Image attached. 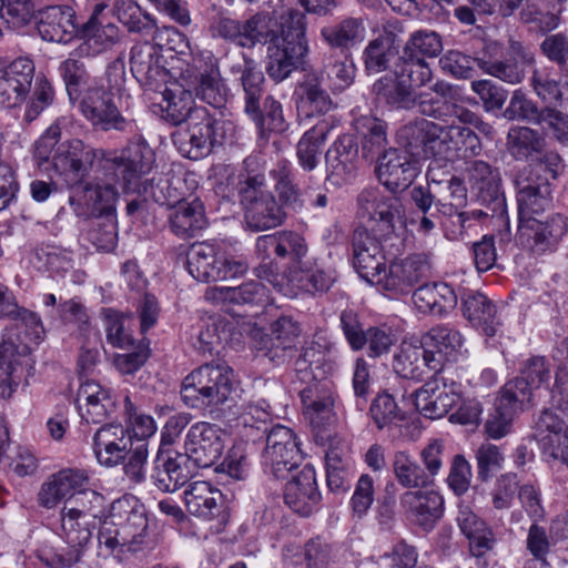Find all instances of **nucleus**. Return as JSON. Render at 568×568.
Masks as SVG:
<instances>
[{
    "label": "nucleus",
    "mask_w": 568,
    "mask_h": 568,
    "mask_svg": "<svg viewBox=\"0 0 568 568\" xmlns=\"http://www.w3.org/2000/svg\"><path fill=\"white\" fill-rule=\"evenodd\" d=\"M77 405L83 422L99 424L114 412L115 398L111 389L91 379L80 385Z\"/></svg>",
    "instance_id": "32"
},
{
    "label": "nucleus",
    "mask_w": 568,
    "mask_h": 568,
    "mask_svg": "<svg viewBox=\"0 0 568 568\" xmlns=\"http://www.w3.org/2000/svg\"><path fill=\"white\" fill-rule=\"evenodd\" d=\"M428 272V255L424 253L412 254L390 263L384 272L381 287L395 294H405L409 292L412 286L426 277Z\"/></svg>",
    "instance_id": "28"
},
{
    "label": "nucleus",
    "mask_w": 568,
    "mask_h": 568,
    "mask_svg": "<svg viewBox=\"0 0 568 568\" xmlns=\"http://www.w3.org/2000/svg\"><path fill=\"white\" fill-rule=\"evenodd\" d=\"M148 517L136 498H119L111 505L110 523L99 530V545L118 555L141 551L148 546Z\"/></svg>",
    "instance_id": "4"
},
{
    "label": "nucleus",
    "mask_w": 568,
    "mask_h": 568,
    "mask_svg": "<svg viewBox=\"0 0 568 568\" xmlns=\"http://www.w3.org/2000/svg\"><path fill=\"white\" fill-rule=\"evenodd\" d=\"M400 136L410 148H438L464 159L478 156L483 151L479 136L468 126L456 124L455 121L442 125L419 119L404 125Z\"/></svg>",
    "instance_id": "6"
},
{
    "label": "nucleus",
    "mask_w": 568,
    "mask_h": 568,
    "mask_svg": "<svg viewBox=\"0 0 568 568\" xmlns=\"http://www.w3.org/2000/svg\"><path fill=\"white\" fill-rule=\"evenodd\" d=\"M338 124L339 121L333 116L324 118L302 135L296 145V158L304 171L311 172L317 168L322 146Z\"/></svg>",
    "instance_id": "39"
},
{
    "label": "nucleus",
    "mask_w": 568,
    "mask_h": 568,
    "mask_svg": "<svg viewBox=\"0 0 568 568\" xmlns=\"http://www.w3.org/2000/svg\"><path fill=\"white\" fill-rule=\"evenodd\" d=\"M263 433L266 435L263 464L274 478L286 479L303 459L296 436L291 428L280 424Z\"/></svg>",
    "instance_id": "14"
},
{
    "label": "nucleus",
    "mask_w": 568,
    "mask_h": 568,
    "mask_svg": "<svg viewBox=\"0 0 568 568\" xmlns=\"http://www.w3.org/2000/svg\"><path fill=\"white\" fill-rule=\"evenodd\" d=\"M223 430L215 424L197 422L185 436L184 450L189 462L197 468L213 466L224 450Z\"/></svg>",
    "instance_id": "18"
},
{
    "label": "nucleus",
    "mask_w": 568,
    "mask_h": 568,
    "mask_svg": "<svg viewBox=\"0 0 568 568\" xmlns=\"http://www.w3.org/2000/svg\"><path fill=\"white\" fill-rule=\"evenodd\" d=\"M539 217L518 223L520 236L527 239L535 252L552 251L568 233V217L560 213L551 214L545 221Z\"/></svg>",
    "instance_id": "27"
},
{
    "label": "nucleus",
    "mask_w": 568,
    "mask_h": 568,
    "mask_svg": "<svg viewBox=\"0 0 568 568\" xmlns=\"http://www.w3.org/2000/svg\"><path fill=\"white\" fill-rule=\"evenodd\" d=\"M64 504L60 511V537L64 546L43 549L40 559L51 568H69L79 562L95 529V516L88 510Z\"/></svg>",
    "instance_id": "9"
},
{
    "label": "nucleus",
    "mask_w": 568,
    "mask_h": 568,
    "mask_svg": "<svg viewBox=\"0 0 568 568\" xmlns=\"http://www.w3.org/2000/svg\"><path fill=\"white\" fill-rule=\"evenodd\" d=\"M392 467L395 479L404 488H426L430 486L424 468L405 450H398L394 454Z\"/></svg>",
    "instance_id": "56"
},
{
    "label": "nucleus",
    "mask_w": 568,
    "mask_h": 568,
    "mask_svg": "<svg viewBox=\"0 0 568 568\" xmlns=\"http://www.w3.org/2000/svg\"><path fill=\"white\" fill-rule=\"evenodd\" d=\"M460 308L465 320L476 329L493 337L500 321L497 317V306L485 294L478 291H466L460 296Z\"/></svg>",
    "instance_id": "36"
},
{
    "label": "nucleus",
    "mask_w": 568,
    "mask_h": 568,
    "mask_svg": "<svg viewBox=\"0 0 568 568\" xmlns=\"http://www.w3.org/2000/svg\"><path fill=\"white\" fill-rule=\"evenodd\" d=\"M413 302L419 312L434 316H445L458 302L454 288L444 282L424 284L413 293Z\"/></svg>",
    "instance_id": "40"
},
{
    "label": "nucleus",
    "mask_w": 568,
    "mask_h": 568,
    "mask_svg": "<svg viewBox=\"0 0 568 568\" xmlns=\"http://www.w3.org/2000/svg\"><path fill=\"white\" fill-rule=\"evenodd\" d=\"M183 495L186 510L195 517L212 520L223 513V495L220 489L213 487L209 481L191 483Z\"/></svg>",
    "instance_id": "38"
},
{
    "label": "nucleus",
    "mask_w": 568,
    "mask_h": 568,
    "mask_svg": "<svg viewBox=\"0 0 568 568\" xmlns=\"http://www.w3.org/2000/svg\"><path fill=\"white\" fill-rule=\"evenodd\" d=\"M376 173L390 192L406 190L418 174V163L405 150L388 149L378 158Z\"/></svg>",
    "instance_id": "26"
},
{
    "label": "nucleus",
    "mask_w": 568,
    "mask_h": 568,
    "mask_svg": "<svg viewBox=\"0 0 568 568\" xmlns=\"http://www.w3.org/2000/svg\"><path fill=\"white\" fill-rule=\"evenodd\" d=\"M217 258L214 244L207 242L193 243L186 254L187 272L199 282H214Z\"/></svg>",
    "instance_id": "52"
},
{
    "label": "nucleus",
    "mask_w": 568,
    "mask_h": 568,
    "mask_svg": "<svg viewBox=\"0 0 568 568\" xmlns=\"http://www.w3.org/2000/svg\"><path fill=\"white\" fill-rule=\"evenodd\" d=\"M443 51L440 36L433 30H416L409 34L403 52L416 55L426 60V58L438 57Z\"/></svg>",
    "instance_id": "64"
},
{
    "label": "nucleus",
    "mask_w": 568,
    "mask_h": 568,
    "mask_svg": "<svg viewBox=\"0 0 568 568\" xmlns=\"http://www.w3.org/2000/svg\"><path fill=\"white\" fill-rule=\"evenodd\" d=\"M515 385L505 384L495 403V412L485 423V433L491 439L498 440L507 436L513 428L515 416L523 412L525 405L513 393Z\"/></svg>",
    "instance_id": "37"
},
{
    "label": "nucleus",
    "mask_w": 568,
    "mask_h": 568,
    "mask_svg": "<svg viewBox=\"0 0 568 568\" xmlns=\"http://www.w3.org/2000/svg\"><path fill=\"white\" fill-rule=\"evenodd\" d=\"M255 250L261 258L260 265L255 268L256 276L274 286V282L281 281L282 274L277 273L272 255L286 262L287 270L298 268L306 262L308 245L298 232L284 230L258 236Z\"/></svg>",
    "instance_id": "10"
},
{
    "label": "nucleus",
    "mask_w": 568,
    "mask_h": 568,
    "mask_svg": "<svg viewBox=\"0 0 568 568\" xmlns=\"http://www.w3.org/2000/svg\"><path fill=\"white\" fill-rule=\"evenodd\" d=\"M34 63L29 58H18L9 64L0 62V105L19 106L31 90Z\"/></svg>",
    "instance_id": "22"
},
{
    "label": "nucleus",
    "mask_w": 568,
    "mask_h": 568,
    "mask_svg": "<svg viewBox=\"0 0 568 568\" xmlns=\"http://www.w3.org/2000/svg\"><path fill=\"white\" fill-rule=\"evenodd\" d=\"M456 521L462 534L468 539L469 552L473 557L483 558L495 549L497 538L493 528L469 506L458 507Z\"/></svg>",
    "instance_id": "34"
},
{
    "label": "nucleus",
    "mask_w": 568,
    "mask_h": 568,
    "mask_svg": "<svg viewBox=\"0 0 568 568\" xmlns=\"http://www.w3.org/2000/svg\"><path fill=\"white\" fill-rule=\"evenodd\" d=\"M357 214L371 229L382 235H389L405 224L402 200L376 187L364 189L357 196Z\"/></svg>",
    "instance_id": "12"
},
{
    "label": "nucleus",
    "mask_w": 568,
    "mask_h": 568,
    "mask_svg": "<svg viewBox=\"0 0 568 568\" xmlns=\"http://www.w3.org/2000/svg\"><path fill=\"white\" fill-rule=\"evenodd\" d=\"M30 264L40 272L64 275L73 268L72 252L58 245L45 244L37 246L31 256Z\"/></svg>",
    "instance_id": "53"
},
{
    "label": "nucleus",
    "mask_w": 568,
    "mask_h": 568,
    "mask_svg": "<svg viewBox=\"0 0 568 568\" xmlns=\"http://www.w3.org/2000/svg\"><path fill=\"white\" fill-rule=\"evenodd\" d=\"M242 206L248 229L255 232L276 227L285 220L283 207L272 192L264 193L263 196Z\"/></svg>",
    "instance_id": "42"
},
{
    "label": "nucleus",
    "mask_w": 568,
    "mask_h": 568,
    "mask_svg": "<svg viewBox=\"0 0 568 568\" xmlns=\"http://www.w3.org/2000/svg\"><path fill=\"white\" fill-rule=\"evenodd\" d=\"M518 223L541 216L550 210L554 202V187L540 169L526 165L514 178Z\"/></svg>",
    "instance_id": "13"
},
{
    "label": "nucleus",
    "mask_w": 568,
    "mask_h": 568,
    "mask_svg": "<svg viewBox=\"0 0 568 568\" xmlns=\"http://www.w3.org/2000/svg\"><path fill=\"white\" fill-rule=\"evenodd\" d=\"M231 72L239 75L244 113L255 123L260 134L283 132L286 129V123L282 104L272 95L266 94L265 78L256 61L242 54L231 65Z\"/></svg>",
    "instance_id": "3"
},
{
    "label": "nucleus",
    "mask_w": 568,
    "mask_h": 568,
    "mask_svg": "<svg viewBox=\"0 0 568 568\" xmlns=\"http://www.w3.org/2000/svg\"><path fill=\"white\" fill-rule=\"evenodd\" d=\"M235 190L241 205L270 193L265 175V166L256 156H247L236 175Z\"/></svg>",
    "instance_id": "44"
},
{
    "label": "nucleus",
    "mask_w": 568,
    "mask_h": 568,
    "mask_svg": "<svg viewBox=\"0 0 568 568\" xmlns=\"http://www.w3.org/2000/svg\"><path fill=\"white\" fill-rule=\"evenodd\" d=\"M420 342L425 348L424 364L428 373H444L446 367L456 362L464 344V336L448 324H438L423 334Z\"/></svg>",
    "instance_id": "15"
},
{
    "label": "nucleus",
    "mask_w": 568,
    "mask_h": 568,
    "mask_svg": "<svg viewBox=\"0 0 568 568\" xmlns=\"http://www.w3.org/2000/svg\"><path fill=\"white\" fill-rule=\"evenodd\" d=\"M332 272L321 267H312L306 261L302 267L286 270L281 281L274 282V288L282 295L294 298L302 292H326L334 283Z\"/></svg>",
    "instance_id": "25"
},
{
    "label": "nucleus",
    "mask_w": 568,
    "mask_h": 568,
    "mask_svg": "<svg viewBox=\"0 0 568 568\" xmlns=\"http://www.w3.org/2000/svg\"><path fill=\"white\" fill-rule=\"evenodd\" d=\"M399 505L416 525L432 530L444 513V499L434 490H407L402 494Z\"/></svg>",
    "instance_id": "29"
},
{
    "label": "nucleus",
    "mask_w": 568,
    "mask_h": 568,
    "mask_svg": "<svg viewBox=\"0 0 568 568\" xmlns=\"http://www.w3.org/2000/svg\"><path fill=\"white\" fill-rule=\"evenodd\" d=\"M425 359V348L422 342L419 345L409 342H402L393 356L394 372L407 379L422 381L428 372Z\"/></svg>",
    "instance_id": "51"
},
{
    "label": "nucleus",
    "mask_w": 568,
    "mask_h": 568,
    "mask_svg": "<svg viewBox=\"0 0 568 568\" xmlns=\"http://www.w3.org/2000/svg\"><path fill=\"white\" fill-rule=\"evenodd\" d=\"M101 9H95L97 13ZM84 41L79 45L80 53L93 57L111 49L120 40V30L112 23H99L95 14L83 26Z\"/></svg>",
    "instance_id": "48"
},
{
    "label": "nucleus",
    "mask_w": 568,
    "mask_h": 568,
    "mask_svg": "<svg viewBox=\"0 0 568 568\" xmlns=\"http://www.w3.org/2000/svg\"><path fill=\"white\" fill-rule=\"evenodd\" d=\"M206 296L215 302L263 305L267 302V290L261 282L248 281L239 286L213 287Z\"/></svg>",
    "instance_id": "50"
},
{
    "label": "nucleus",
    "mask_w": 568,
    "mask_h": 568,
    "mask_svg": "<svg viewBox=\"0 0 568 568\" xmlns=\"http://www.w3.org/2000/svg\"><path fill=\"white\" fill-rule=\"evenodd\" d=\"M394 74L405 79L412 88L424 87L433 78V71L426 60L403 51L395 62Z\"/></svg>",
    "instance_id": "60"
},
{
    "label": "nucleus",
    "mask_w": 568,
    "mask_h": 568,
    "mask_svg": "<svg viewBox=\"0 0 568 568\" xmlns=\"http://www.w3.org/2000/svg\"><path fill=\"white\" fill-rule=\"evenodd\" d=\"M325 182L335 187L351 184L357 175L358 144L352 134L339 135L325 153Z\"/></svg>",
    "instance_id": "20"
},
{
    "label": "nucleus",
    "mask_w": 568,
    "mask_h": 568,
    "mask_svg": "<svg viewBox=\"0 0 568 568\" xmlns=\"http://www.w3.org/2000/svg\"><path fill=\"white\" fill-rule=\"evenodd\" d=\"M378 101L392 108L412 110L415 108L417 92L405 79L385 75L375 81L372 87Z\"/></svg>",
    "instance_id": "46"
},
{
    "label": "nucleus",
    "mask_w": 568,
    "mask_h": 568,
    "mask_svg": "<svg viewBox=\"0 0 568 568\" xmlns=\"http://www.w3.org/2000/svg\"><path fill=\"white\" fill-rule=\"evenodd\" d=\"M187 457L171 447L159 446L153 459L151 480L163 493H174L191 478Z\"/></svg>",
    "instance_id": "23"
},
{
    "label": "nucleus",
    "mask_w": 568,
    "mask_h": 568,
    "mask_svg": "<svg viewBox=\"0 0 568 568\" xmlns=\"http://www.w3.org/2000/svg\"><path fill=\"white\" fill-rule=\"evenodd\" d=\"M132 321V315H124L112 308L105 310L103 325L108 343L118 348H125L132 345L135 339L128 327Z\"/></svg>",
    "instance_id": "62"
},
{
    "label": "nucleus",
    "mask_w": 568,
    "mask_h": 568,
    "mask_svg": "<svg viewBox=\"0 0 568 568\" xmlns=\"http://www.w3.org/2000/svg\"><path fill=\"white\" fill-rule=\"evenodd\" d=\"M282 38L267 47L266 73L280 83L297 70L308 53L306 17L297 9L281 14Z\"/></svg>",
    "instance_id": "7"
},
{
    "label": "nucleus",
    "mask_w": 568,
    "mask_h": 568,
    "mask_svg": "<svg viewBox=\"0 0 568 568\" xmlns=\"http://www.w3.org/2000/svg\"><path fill=\"white\" fill-rule=\"evenodd\" d=\"M463 176L469 191L484 205L493 206V212L499 211L500 215L505 213V196L501 192V178L497 168L484 160H468L465 162Z\"/></svg>",
    "instance_id": "17"
},
{
    "label": "nucleus",
    "mask_w": 568,
    "mask_h": 568,
    "mask_svg": "<svg viewBox=\"0 0 568 568\" xmlns=\"http://www.w3.org/2000/svg\"><path fill=\"white\" fill-rule=\"evenodd\" d=\"M74 10L69 6H49L39 11L37 29L48 42L68 43L75 32Z\"/></svg>",
    "instance_id": "35"
},
{
    "label": "nucleus",
    "mask_w": 568,
    "mask_h": 568,
    "mask_svg": "<svg viewBox=\"0 0 568 568\" xmlns=\"http://www.w3.org/2000/svg\"><path fill=\"white\" fill-rule=\"evenodd\" d=\"M82 57H87V53H80V48L78 47L59 65V73L63 79L71 101L77 100L80 97V93H82L80 88L88 84L90 79V74L82 61Z\"/></svg>",
    "instance_id": "58"
},
{
    "label": "nucleus",
    "mask_w": 568,
    "mask_h": 568,
    "mask_svg": "<svg viewBox=\"0 0 568 568\" xmlns=\"http://www.w3.org/2000/svg\"><path fill=\"white\" fill-rule=\"evenodd\" d=\"M300 103L312 112L327 113L333 108V101L321 85L317 77H307L298 87Z\"/></svg>",
    "instance_id": "63"
},
{
    "label": "nucleus",
    "mask_w": 568,
    "mask_h": 568,
    "mask_svg": "<svg viewBox=\"0 0 568 568\" xmlns=\"http://www.w3.org/2000/svg\"><path fill=\"white\" fill-rule=\"evenodd\" d=\"M274 181V190L278 195L282 205L291 209L302 206V193L298 185L294 182V174L288 161H280L270 172Z\"/></svg>",
    "instance_id": "59"
},
{
    "label": "nucleus",
    "mask_w": 568,
    "mask_h": 568,
    "mask_svg": "<svg viewBox=\"0 0 568 568\" xmlns=\"http://www.w3.org/2000/svg\"><path fill=\"white\" fill-rule=\"evenodd\" d=\"M315 469L305 465L302 470L286 484L284 500L295 513L307 517L321 501Z\"/></svg>",
    "instance_id": "31"
},
{
    "label": "nucleus",
    "mask_w": 568,
    "mask_h": 568,
    "mask_svg": "<svg viewBox=\"0 0 568 568\" xmlns=\"http://www.w3.org/2000/svg\"><path fill=\"white\" fill-rule=\"evenodd\" d=\"M508 149L516 160H526L534 153L541 151L544 139L540 134L527 126L511 128L508 132Z\"/></svg>",
    "instance_id": "61"
},
{
    "label": "nucleus",
    "mask_w": 568,
    "mask_h": 568,
    "mask_svg": "<svg viewBox=\"0 0 568 568\" xmlns=\"http://www.w3.org/2000/svg\"><path fill=\"white\" fill-rule=\"evenodd\" d=\"M59 139L60 129L50 126L36 142L34 154L41 161L51 158L57 174L67 186L74 189L69 197L74 214L82 219L102 215L114 217L116 189L110 183L85 182L95 161L104 158V151L79 139L58 144Z\"/></svg>",
    "instance_id": "1"
},
{
    "label": "nucleus",
    "mask_w": 568,
    "mask_h": 568,
    "mask_svg": "<svg viewBox=\"0 0 568 568\" xmlns=\"http://www.w3.org/2000/svg\"><path fill=\"white\" fill-rule=\"evenodd\" d=\"M161 58L160 47L149 41L134 44L130 52V68L133 77L143 85L159 81L164 74Z\"/></svg>",
    "instance_id": "41"
},
{
    "label": "nucleus",
    "mask_w": 568,
    "mask_h": 568,
    "mask_svg": "<svg viewBox=\"0 0 568 568\" xmlns=\"http://www.w3.org/2000/svg\"><path fill=\"white\" fill-rule=\"evenodd\" d=\"M550 379V369L544 357H532L528 359L520 372V376L508 381L506 384L515 385L513 393L526 405L530 402L532 389L539 388L542 384H548Z\"/></svg>",
    "instance_id": "49"
},
{
    "label": "nucleus",
    "mask_w": 568,
    "mask_h": 568,
    "mask_svg": "<svg viewBox=\"0 0 568 568\" xmlns=\"http://www.w3.org/2000/svg\"><path fill=\"white\" fill-rule=\"evenodd\" d=\"M398 51L388 36H379L368 42L363 51V62L368 74H377L389 69L397 60Z\"/></svg>",
    "instance_id": "54"
},
{
    "label": "nucleus",
    "mask_w": 568,
    "mask_h": 568,
    "mask_svg": "<svg viewBox=\"0 0 568 568\" xmlns=\"http://www.w3.org/2000/svg\"><path fill=\"white\" fill-rule=\"evenodd\" d=\"M180 88H168L163 92L166 119L174 125H183L197 106L194 97L213 106L221 109L227 101V89L221 78L216 58L211 51L193 54L186 67L182 69Z\"/></svg>",
    "instance_id": "2"
},
{
    "label": "nucleus",
    "mask_w": 568,
    "mask_h": 568,
    "mask_svg": "<svg viewBox=\"0 0 568 568\" xmlns=\"http://www.w3.org/2000/svg\"><path fill=\"white\" fill-rule=\"evenodd\" d=\"M282 38L281 18L276 20L270 12H257L243 21L242 47L275 43Z\"/></svg>",
    "instance_id": "43"
},
{
    "label": "nucleus",
    "mask_w": 568,
    "mask_h": 568,
    "mask_svg": "<svg viewBox=\"0 0 568 568\" xmlns=\"http://www.w3.org/2000/svg\"><path fill=\"white\" fill-rule=\"evenodd\" d=\"M234 390L233 368L225 363H206L184 377L180 394L187 407L212 412L226 403Z\"/></svg>",
    "instance_id": "8"
},
{
    "label": "nucleus",
    "mask_w": 568,
    "mask_h": 568,
    "mask_svg": "<svg viewBox=\"0 0 568 568\" xmlns=\"http://www.w3.org/2000/svg\"><path fill=\"white\" fill-rule=\"evenodd\" d=\"M536 437L542 452L568 467V434L565 422L551 409H544L536 422Z\"/></svg>",
    "instance_id": "33"
},
{
    "label": "nucleus",
    "mask_w": 568,
    "mask_h": 568,
    "mask_svg": "<svg viewBox=\"0 0 568 568\" xmlns=\"http://www.w3.org/2000/svg\"><path fill=\"white\" fill-rule=\"evenodd\" d=\"M213 118L206 109L194 111L187 121L173 133L180 153L189 159H201L212 151Z\"/></svg>",
    "instance_id": "19"
},
{
    "label": "nucleus",
    "mask_w": 568,
    "mask_h": 568,
    "mask_svg": "<svg viewBox=\"0 0 568 568\" xmlns=\"http://www.w3.org/2000/svg\"><path fill=\"white\" fill-rule=\"evenodd\" d=\"M353 266L367 283L381 286L386 272L381 243L366 230H356L352 240Z\"/></svg>",
    "instance_id": "21"
},
{
    "label": "nucleus",
    "mask_w": 568,
    "mask_h": 568,
    "mask_svg": "<svg viewBox=\"0 0 568 568\" xmlns=\"http://www.w3.org/2000/svg\"><path fill=\"white\" fill-rule=\"evenodd\" d=\"M444 373L432 377L414 393L416 408L427 418H442L460 400V384L446 378Z\"/></svg>",
    "instance_id": "16"
},
{
    "label": "nucleus",
    "mask_w": 568,
    "mask_h": 568,
    "mask_svg": "<svg viewBox=\"0 0 568 568\" xmlns=\"http://www.w3.org/2000/svg\"><path fill=\"white\" fill-rule=\"evenodd\" d=\"M89 483V474L80 468H64L51 475L42 484L38 494L40 506L54 508L63 498L69 495L82 494Z\"/></svg>",
    "instance_id": "30"
},
{
    "label": "nucleus",
    "mask_w": 568,
    "mask_h": 568,
    "mask_svg": "<svg viewBox=\"0 0 568 568\" xmlns=\"http://www.w3.org/2000/svg\"><path fill=\"white\" fill-rule=\"evenodd\" d=\"M205 225L204 205L199 199L176 205L169 215L170 230L179 237H193Z\"/></svg>",
    "instance_id": "47"
},
{
    "label": "nucleus",
    "mask_w": 568,
    "mask_h": 568,
    "mask_svg": "<svg viewBox=\"0 0 568 568\" xmlns=\"http://www.w3.org/2000/svg\"><path fill=\"white\" fill-rule=\"evenodd\" d=\"M129 428L120 423L100 426L92 438V448L98 463L105 467L122 464L132 446Z\"/></svg>",
    "instance_id": "24"
},
{
    "label": "nucleus",
    "mask_w": 568,
    "mask_h": 568,
    "mask_svg": "<svg viewBox=\"0 0 568 568\" xmlns=\"http://www.w3.org/2000/svg\"><path fill=\"white\" fill-rule=\"evenodd\" d=\"M129 140L121 154L106 161L105 169L112 171L123 192H146L144 178L153 170L155 152L146 140L138 134Z\"/></svg>",
    "instance_id": "11"
},
{
    "label": "nucleus",
    "mask_w": 568,
    "mask_h": 568,
    "mask_svg": "<svg viewBox=\"0 0 568 568\" xmlns=\"http://www.w3.org/2000/svg\"><path fill=\"white\" fill-rule=\"evenodd\" d=\"M498 51L497 44H490L487 47V52L481 58H478V67L487 74L498 78L499 80L517 84L523 81L526 73V68L516 61L505 58L495 59L489 52Z\"/></svg>",
    "instance_id": "57"
},
{
    "label": "nucleus",
    "mask_w": 568,
    "mask_h": 568,
    "mask_svg": "<svg viewBox=\"0 0 568 568\" xmlns=\"http://www.w3.org/2000/svg\"><path fill=\"white\" fill-rule=\"evenodd\" d=\"M355 128L363 136L362 152L366 159H374L385 152L387 145L386 123L373 116H362L356 120Z\"/></svg>",
    "instance_id": "55"
},
{
    "label": "nucleus",
    "mask_w": 568,
    "mask_h": 568,
    "mask_svg": "<svg viewBox=\"0 0 568 568\" xmlns=\"http://www.w3.org/2000/svg\"><path fill=\"white\" fill-rule=\"evenodd\" d=\"M124 63L121 59H116L108 65L105 71L108 87L103 84L91 85L80 93L77 99L83 116L104 131L118 130L128 133L139 131L136 122L122 116L114 103L113 90H120L124 82Z\"/></svg>",
    "instance_id": "5"
},
{
    "label": "nucleus",
    "mask_w": 568,
    "mask_h": 568,
    "mask_svg": "<svg viewBox=\"0 0 568 568\" xmlns=\"http://www.w3.org/2000/svg\"><path fill=\"white\" fill-rule=\"evenodd\" d=\"M365 32L366 28L363 19L348 17L338 23L323 27L321 38L331 49H337L341 53H348L351 48L364 40Z\"/></svg>",
    "instance_id": "45"
}]
</instances>
